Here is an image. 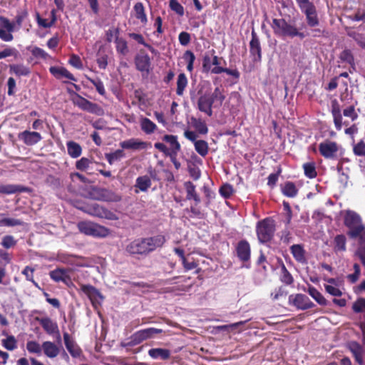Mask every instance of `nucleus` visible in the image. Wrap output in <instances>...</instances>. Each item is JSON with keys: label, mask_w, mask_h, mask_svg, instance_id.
Segmentation results:
<instances>
[{"label": "nucleus", "mask_w": 365, "mask_h": 365, "mask_svg": "<svg viewBox=\"0 0 365 365\" xmlns=\"http://www.w3.org/2000/svg\"><path fill=\"white\" fill-rule=\"evenodd\" d=\"M28 12L23 11L19 12L16 16V22H11L10 20L3 16H0V38L5 42H11L14 40L12 34L15 31L19 30L24 19L27 17Z\"/></svg>", "instance_id": "f257e3e1"}, {"label": "nucleus", "mask_w": 365, "mask_h": 365, "mask_svg": "<svg viewBox=\"0 0 365 365\" xmlns=\"http://www.w3.org/2000/svg\"><path fill=\"white\" fill-rule=\"evenodd\" d=\"M274 34L278 36L294 38L299 36L301 38L304 37V34L299 32L297 28L284 19H273L271 24Z\"/></svg>", "instance_id": "f03ea898"}, {"label": "nucleus", "mask_w": 365, "mask_h": 365, "mask_svg": "<svg viewBox=\"0 0 365 365\" xmlns=\"http://www.w3.org/2000/svg\"><path fill=\"white\" fill-rule=\"evenodd\" d=\"M77 227L81 233L94 237H106L110 234L108 228L91 221L80 222Z\"/></svg>", "instance_id": "7ed1b4c3"}, {"label": "nucleus", "mask_w": 365, "mask_h": 365, "mask_svg": "<svg viewBox=\"0 0 365 365\" xmlns=\"http://www.w3.org/2000/svg\"><path fill=\"white\" fill-rule=\"evenodd\" d=\"M274 232V221L271 218H265L257 223L256 232L260 243L269 242L272 239Z\"/></svg>", "instance_id": "20e7f679"}, {"label": "nucleus", "mask_w": 365, "mask_h": 365, "mask_svg": "<svg viewBox=\"0 0 365 365\" xmlns=\"http://www.w3.org/2000/svg\"><path fill=\"white\" fill-rule=\"evenodd\" d=\"M344 225L349 229L347 234L350 237H354L364 227L360 215L352 210L345 211Z\"/></svg>", "instance_id": "39448f33"}, {"label": "nucleus", "mask_w": 365, "mask_h": 365, "mask_svg": "<svg viewBox=\"0 0 365 365\" xmlns=\"http://www.w3.org/2000/svg\"><path fill=\"white\" fill-rule=\"evenodd\" d=\"M79 209L83 210L84 212L93 217L102 219H107L110 220H116L118 219L117 215L114 214L113 212L106 209L105 207L96 203L86 205L79 207Z\"/></svg>", "instance_id": "423d86ee"}, {"label": "nucleus", "mask_w": 365, "mask_h": 365, "mask_svg": "<svg viewBox=\"0 0 365 365\" xmlns=\"http://www.w3.org/2000/svg\"><path fill=\"white\" fill-rule=\"evenodd\" d=\"M296 2L301 11L305 14L307 24L311 27L319 25L316 8L309 0H296Z\"/></svg>", "instance_id": "0eeeda50"}, {"label": "nucleus", "mask_w": 365, "mask_h": 365, "mask_svg": "<svg viewBox=\"0 0 365 365\" xmlns=\"http://www.w3.org/2000/svg\"><path fill=\"white\" fill-rule=\"evenodd\" d=\"M163 332V329L154 327L140 329L131 336V341L134 344H139L145 340L153 338L155 334Z\"/></svg>", "instance_id": "6e6552de"}, {"label": "nucleus", "mask_w": 365, "mask_h": 365, "mask_svg": "<svg viewBox=\"0 0 365 365\" xmlns=\"http://www.w3.org/2000/svg\"><path fill=\"white\" fill-rule=\"evenodd\" d=\"M220 58L217 56L210 57L205 56L202 59V68L205 72H210L214 74L222 73V67L220 66Z\"/></svg>", "instance_id": "1a4fd4ad"}, {"label": "nucleus", "mask_w": 365, "mask_h": 365, "mask_svg": "<svg viewBox=\"0 0 365 365\" xmlns=\"http://www.w3.org/2000/svg\"><path fill=\"white\" fill-rule=\"evenodd\" d=\"M73 101L75 105L78 106L83 110L96 114H100L101 112V108L97 104L93 103L78 94L75 95L73 98Z\"/></svg>", "instance_id": "9d476101"}, {"label": "nucleus", "mask_w": 365, "mask_h": 365, "mask_svg": "<svg viewBox=\"0 0 365 365\" xmlns=\"http://www.w3.org/2000/svg\"><path fill=\"white\" fill-rule=\"evenodd\" d=\"M126 251L130 255L148 254L144 238L136 239L130 242L126 247Z\"/></svg>", "instance_id": "9b49d317"}, {"label": "nucleus", "mask_w": 365, "mask_h": 365, "mask_svg": "<svg viewBox=\"0 0 365 365\" xmlns=\"http://www.w3.org/2000/svg\"><path fill=\"white\" fill-rule=\"evenodd\" d=\"M18 139L28 146L37 144L42 140L41 135L35 131L24 130L18 134Z\"/></svg>", "instance_id": "f8f14e48"}, {"label": "nucleus", "mask_w": 365, "mask_h": 365, "mask_svg": "<svg viewBox=\"0 0 365 365\" xmlns=\"http://www.w3.org/2000/svg\"><path fill=\"white\" fill-rule=\"evenodd\" d=\"M150 143L143 141L138 138H130L120 143V146L123 149L140 150H145Z\"/></svg>", "instance_id": "ddd939ff"}, {"label": "nucleus", "mask_w": 365, "mask_h": 365, "mask_svg": "<svg viewBox=\"0 0 365 365\" xmlns=\"http://www.w3.org/2000/svg\"><path fill=\"white\" fill-rule=\"evenodd\" d=\"M71 269H56L50 272L51 278L56 282H63L65 284L71 283V278L70 277Z\"/></svg>", "instance_id": "4468645a"}, {"label": "nucleus", "mask_w": 365, "mask_h": 365, "mask_svg": "<svg viewBox=\"0 0 365 365\" xmlns=\"http://www.w3.org/2000/svg\"><path fill=\"white\" fill-rule=\"evenodd\" d=\"M319 150L324 158H333L338 151V145L333 141H326L319 144Z\"/></svg>", "instance_id": "2eb2a0df"}, {"label": "nucleus", "mask_w": 365, "mask_h": 365, "mask_svg": "<svg viewBox=\"0 0 365 365\" xmlns=\"http://www.w3.org/2000/svg\"><path fill=\"white\" fill-rule=\"evenodd\" d=\"M289 301L298 309L304 310L314 307V304L304 294H297L289 296Z\"/></svg>", "instance_id": "dca6fc26"}, {"label": "nucleus", "mask_w": 365, "mask_h": 365, "mask_svg": "<svg viewBox=\"0 0 365 365\" xmlns=\"http://www.w3.org/2000/svg\"><path fill=\"white\" fill-rule=\"evenodd\" d=\"M135 64L138 71L148 73L150 67V58L147 53L140 52L135 58Z\"/></svg>", "instance_id": "f3484780"}, {"label": "nucleus", "mask_w": 365, "mask_h": 365, "mask_svg": "<svg viewBox=\"0 0 365 365\" xmlns=\"http://www.w3.org/2000/svg\"><path fill=\"white\" fill-rule=\"evenodd\" d=\"M163 140L170 145V157L175 158L178 152L180 150L181 146L178 141V137L173 135H165L163 137Z\"/></svg>", "instance_id": "a211bd4d"}, {"label": "nucleus", "mask_w": 365, "mask_h": 365, "mask_svg": "<svg viewBox=\"0 0 365 365\" xmlns=\"http://www.w3.org/2000/svg\"><path fill=\"white\" fill-rule=\"evenodd\" d=\"M81 290L85 294L93 304L98 302L103 299V297L99 291L91 285L82 284Z\"/></svg>", "instance_id": "6ab92c4d"}, {"label": "nucleus", "mask_w": 365, "mask_h": 365, "mask_svg": "<svg viewBox=\"0 0 365 365\" xmlns=\"http://www.w3.org/2000/svg\"><path fill=\"white\" fill-rule=\"evenodd\" d=\"M63 340L65 346L70 353V354L74 357H79L81 354V349L80 347L76 344V342L71 338L68 333L65 332L63 334Z\"/></svg>", "instance_id": "aec40b11"}, {"label": "nucleus", "mask_w": 365, "mask_h": 365, "mask_svg": "<svg viewBox=\"0 0 365 365\" xmlns=\"http://www.w3.org/2000/svg\"><path fill=\"white\" fill-rule=\"evenodd\" d=\"M144 239L146 243V247L148 249V253L154 251L158 247H162L165 242V238L162 235H158Z\"/></svg>", "instance_id": "412c9836"}, {"label": "nucleus", "mask_w": 365, "mask_h": 365, "mask_svg": "<svg viewBox=\"0 0 365 365\" xmlns=\"http://www.w3.org/2000/svg\"><path fill=\"white\" fill-rule=\"evenodd\" d=\"M39 323L41 325V327L43 328V329L48 333V334H58V340H61V336L58 331V324L52 321L48 317H43L39 319Z\"/></svg>", "instance_id": "4be33fe9"}, {"label": "nucleus", "mask_w": 365, "mask_h": 365, "mask_svg": "<svg viewBox=\"0 0 365 365\" xmlns=\"http://www.w3.org/2000/svg\"><path fill=\"white\" fill-rule=\"evenodd\" d=\"M331 113L333 117V121L335 128L337 130H341L342 128V115L341 113V108L336 100L331 102Z\"/></svg>", "instance_id": "5701e85b"}, {"label": "nucleus", "mask_w": 365, "mask_h": 365, "mask_svg": "<svg viewBox=\"0 0 365 365\" xmlns=\"http://www.w3.org/2000/svg\"><path fill=\"white\" fill-rule=\"evenodd\" d=\"M250 53L254 56L255 61H260L262 57L260 43L254 31L252 32V39L250 42Z\"/></svg>", "instance_id": "b1692460"}, {"label": "nucleus", "mask_w": 365, "mask_h": 365, "mask_svg": "<svg viewBox=\"0 0 365 365\" xmlns=\"http://www.w3.org/2000/svg\"><path fill=\"white\" fill-rule=\"evenodd\" d=\"M50 73L57 79L66 78L68 80L76 81V78L66 68L58 66H51L49 68Z\"/></svg>", "instance_id": "393cba45"}, {"label": "nucleus", "mask_w": 365, "mask_h": 365, "mask_svg": "<svg viewBox=\"0 0 365 365\" xmlns=\"http://www.w3.org/2000/svg\"><path fill=\"white\" fill-rule=\"evenodd\" d=\"M349 349L353 354L356 362L362 365L364 364V349L361 345L356 341H350L348 344Z\"/></svg>", "instance_id": "a878e982"}, {"label": "nucleus", "mask_w": 365, "mask_h": 365, "mask_svg": "<svg viewBox=\"0 0 365 365\" xmlns=\"http://www.w3.org/2000/svg\"><path fill=\"white\" fill-rule=\"evenodd\" d=\"M198 108L200 111L205 113L209 116L212 115V105L213 99L207 95H203L198 99Z\"/></svg>", "instance_id": "bb28decb"}, {"label": "nucleus", "mask_w": 365, "mask_h": 365, "mask_svg": "<svg viewBox=\"0 0 365 365\" xmlns=\"http://www.w3.org/2000/svg\"><path fill=\"white\" fill-rule=\"evenodd\" d=\"M42 350L43 354L51 359L56 357L60 352V348L50 341H43L42 343Z\"/></svg>", "instance_id": "cd10ccee"}, {"label": "nucleus", "mask_w": 365, "mask_h": 365, "mask_svg": "<svg viewBox=\"0 0 365 365\" xmlns=\"http://www.w3.org/2000/svg\"><path fill=\"white\" fill-rule=\"evenodd\" d=\"M237 253L241 260L247 261L250 257V244L245 240L240 241L237 247Z\"/></svg>", "instance_id": "c85d7f7f"}, {"label": "nucleus", "mask_w": 365, "mask_h": 365, "mask_svg": "<svg viewBox=\"0 0 365 365\" xmlns=\"http://www.w3.org/2000/svg\"><path fill=\"white\" fill-rule=\"evenodd\" d=\"M139 123L142 131L147 135L153 134L157 129L155 123L146 117H140Z\"/></svg>", "instance_id": "c756f323"}, {"label": "nucleus", "mask_w": 365, "mask_h": 365, "mask_svg": "<svg viewBox=\"0 0 365 365\" xmlns=\"http://www.w3.org/2000/svg\"><path fill=\"white\" fill-rule=\"evenodd\" d=\"M148 355L153 359L166 360L170 356V351L162 348H153L148 351Z\"/></svg>", "instance_id": "7c9ffc66"}, {"label": "nucleus", "mask_w": 365, "mask_h": 365, "mask_svg": "<svg viewBox=\"0 0 365 365\" xmlns=\"http://www.w3.org/2000/svg\"><path fill=\"white\" fill-rule=\"evenodd\" d=\"M151 180L148 175L139 176L136 178L135 187L141 192H147L151 186Z\"/></svg>", "instance_id": "2f4dec72"}, {"label": "nucleus", "mask_w": 365, "mask_h": 365, "mask_svg": "<svg viewBox=\"0 0 365 365\" xmlns=\"http://www.w3.org/2000/svg\"><path fill=\"white\" fill-rule=\"evenodd\" d=\"M291 253L298 262L304 263L306 261L305 251L300 245H293L290 247Z\"/></svg>", "instance_id": "473e14b6"}, {"label": "nucleus", "mask_w": 365, "mask_h": 365, "mask_svg": "<svg viewBox=\"0 0 365 365\" xmlns=\"http://www.w3.org/2000/svg\"><path fill=\"white\" fill-rule=\"evenodd\" d=\"M66 147H67L68 154L72 158H77L82 153L81 146L78 143H77L74 141L67 142Z\"/></svg>", "instance_id": "72a5a7b5"}, {"label": "nucleus", "mask_w": 365, "mask_h": 365, "mask_svg": "<svg viewBox=\"0 0 365 365\" xmlns=\"http://www.w3.org/2000/svg\"><path fill=\"white\" fill-rule=\"evenodd\" d=\"M98 200L106 202H118L120 197L111 190L103 189L101 190L100 197Z\"/></svg>", "instance_id": "f704fd0d"}, {"label": "nucleus", "mask_w": 365, "mask_h": 365, "mask_svg": "<svg viewBox=\"0 0 365 365\" xmlns=\"http://www.w3.org/2000/svg\"><path fill=\"white\" fill-rule=\"evenodd\" d=\"M133 9L135 11V17L140 21V22L143 24H146L148 22L147 16L145 12V8L141 2L136 3Z\"/></svg>", "instance_id": "c9c22d12"}, {"label": "nucleus", "mask_w": 365, "mask_h": 365, "mask_svg": "<svg viewBox=\"0 0 365 365\" xmlns=\"http://www.w3.org/2000/svg\"><path fill=\"white\" fill-rule=\"evenodd\" d=\"M185 187L187 192V199L191 200L193 199L196 203H199L200 201V197L197 195V194L195 192V186L193 185L192 182L188 181L185 182Z\"/></svg>", "instance_id": "e433bc0d"}, {"label": "nucleus", "mask_w": 365, "mask_h": 365, "mask_svg": "<svg viewBox=\"0 0 365 365\" xmlns=\"http://www.w3.org/2000/svg\"><path fill=\"white\" fill-rule=\"evenodd\" d=\"M187 78L185 73H180L177 79L176 93L178 96H182L185 88L187 86Z\"/></svg>", "instance_id": "4c0bfd02"}, {"label": "nucleus", "mask_w": 365, "mask_h": 365, "mask_svg": "<svg viewBox=\"0 0 365 365\" xmlns=\"http://www.w3.org/2000/svg\"><path fill=\"white\" fill-rule=\"evenodd\" d=\"M195 150L202 157H205L209 150L208 143L203 140H198L194 143Z\"/></svg>", "instance_id": "58836bf2"}, {"label": "nucleus", "mask_w": 365, "mask_h": 365, "mask_svg": "<svg viewBox=\"0 0 365 365\" xmlns=\"http://www.w3.org/2000/svg\"><path fill=\"white\" fill-rule=\"evenodd\" d=\"M346 240L344 235H338L334 237V251L338 252H344L346 250Z\"/></svg>", "instance_id": "ea45409f"}, {"label": "nucleus", "mask_w": 365, "mask_h": 365, "mask_svg": "<svg viewBox=\"0 0 365 365\" xmlns=\"http://www.w3.org/2000/svg\"><path fill=\"white\" fill-rule=\"evenodd\" d=\"M309 294L314 298L320 305H327V301L324 296L314 287L308 288Z\"/></svg>", "instance_id": "a19ab883"}, {"label": "nucleus", "mask_w": 365, "mask_h": 365, "mask_svg": "<svg viewBox=\"0 0 365 365\" xmlns=\"http://www.w3.org/2000/svg\"><path fill=\"white\" fill-rule=\"evenodd\" d=\"M10 71L16 76H28L30 73L29 68L23 64H14L10 66Z\"/></svg>", "instance_id": "79ce46f5"}, {"label": "nucleus", "mask_w": 365, "mask_h": 365, "mask_svg": "<svg viewBox=\"0 0 365 365\" xmlns=\"http://www.w3.org/2000/svg\"><path fill=\"white\" fill-rule=\"evenodd\" d=\"M282 193L289 197H294L297 194V189L292 182H287L282 187Z\"/></svg>", "instance_id": "37998d69"}, {"label": "nucleus", "mask_w": 365, "mask_h": 365, "mask_svg": "<svg viewBox=\"0 0 365 365\" xmlns=\"http://www.w3.org/2000/svg\"><path fill=\"white\" fill-rule=\"evenodd\" d=\"M2 346L9 351H13L17 347V341L14 336H7L1 340Z\"/></svg>", "instance_id": "c03bdc74"}, {"label": "nucleus", "mask_w": 365, "mask_h": 365, "mask_svg": "<svg viewBox=\"0 0 365 365\" xmlns=\"http://www.w3.org/2000/svg\"><path fill=\"white\" fill-rule=\"evenodd\" d=\"M23 222L19 219L3 217L0 219V227H14L22 225Z\"/></svg>", "instance_id": "a18cd8bd"}, {"label": "nucleus", "mask_w": 365, "mask_h": 365, "mask_svg": "<svg viewBox=\"0 0 365 365\" xmlns=\"http://www.w3.org/2000/svg\"><path fill=\"white\" fill-rule=\"evenodd\" d=\"M212 99H213V103L215 102H218L219 105L221 106L223 101L225 99V96L224 94L223 88L221 87L215 88L214 92L212 96H210Z\"/></svg>", "instance_id": "49530a36"}, {"label": "nucleus", "mask_w": 365, "mask_h": 365, "mask_svg": "<svg viewBox=\"0 0 365 365\" xmlns=\"http://www.w3.org/2000/svg\"><path fill=\"white\" fill-rule=\"evenodd\" d=\"M183 59L187 63V70L190 72L193 71V64L195 60V56L191 51H186L183 54Z\"/></svg>", "instance_id": "de8ad7c7"}, {"label": "nucleus", "mask_w": 365, "mask_h": 365, "mask_svg": "<svg viewBox=\"0 0 365 365\" xmlns=\"http://www.w3.org/2000/svg\"><path fill=\"white\" fill-rule=\"evenodd\" d=\"M26 349L31 354L40 355L42 351V344L40 345V344L36 341H29L26 343Z\"/></svg>", "instance_id": "09e8293b"}, {"label": "nucleus", "mask_w": 365, "mask_h": 365, "mask_svg": "<svg viewBox=\"0 0 365 365\" xmlns=\"http://www.w3.org/2000/svg\"><path fill=\"white\" fill-rule=\"evenodd\" d=\"M324 289L327 293L334 297H341L342 295L343 285L331 286V284H324Z\"/></svg>", "instance_id": "8fccbe9b"}, {"label": "nucleus", "mask_w": 365, "mask_h": 365, "mask_svg": "<svg viewBox=\"0 0 365 365\" xmlns=\"http://www.w3.org/2000/svg\"><path fill=\"white\" fill-rule=\"evenodd\" d=\"M192 123L194 128L200 134H207L208 132L207 127L205 122L200 119L192 118Z\"/></svg>", "instance_id": "3c124183"}, {"label": "nucleus", "mask_w": 365, "mask_h": 365, "mask_svg": "<svg viewBox=\"0 0 365 365\" xmlns=\"http://www.w3.org/2000/svg\"><path fill=\"white\" fill-rule=\"evenodd\" d=\"M28 49L31 51V54L36 58L46 60L50 57L48 53H47L43 49L39 47L34 46L30 47Z\"/></svg>", "instance_id": "603ef678"}, {"label": "nucleus", "mask_w": 365, "mask_h": 365, "mask_svg": "<svg viewBox=\"0 0 365 365\" xmlns=\"http://www.w3.org/2000/svg\"><path fill=\"white\" fill-rule=\"evenodd\" d=\"M124 155V153L122 150H116L113 153L106 154V158L109 164L112 165L114 162L123 158Z\"/></svg>", "instance_id": "864d4df0"}, {"label": "nucleus", "mask_w": 365, "mask_h": 365, "mask_svg": "<svg viewBox=\"0 0 365 365\" xmlns=\"http://www.w3.org/2000/svg\"><path fill=\"white\" fill-rule=\"evenodd\" d=\"M305 175L309 178H314L317 176V171L314 163H307L303 165Z\"/></svg>", "instance_id": "5fc2aeb1"}, {"label": "nucleus", "mask_w": 365, "mask_h": 365, "mask_svg": "<svg viewBox=\"0 0 365 365\" xmlns=\"http://www.w3.org/2000/svg\"><path fill=\"white\" fill-rule=\"evenodd\" d=\"M115 44H116L117 52H118L119 53H120L122 55H125L128 53V45H127V42L124 39L117 37L115 39Z\"/></svg>", "instance_id": "6e6d98bb"}, {"label": "nucleus", "mask_w": 365, "mask_h": 365, "mask_svg": "<svg viewBox=\"0 0 365 365\" xmlns=\"http://www.w3.org/2000/svg\"><path fill=\"white\" fill-rule=\"evenodd\" d=\"M91 163L92 160L91 159L83 157L76 161V168L79 170L86 171Z\"/></svg>", "instance_id": "4d7b16f0"}, {"label": "nucleus", "mask_w": 365, "mask_h": 365, "mask_svg": "<svg viewBox=\"0 0 365 365\" xmlns=\"http://www.w3.org/2000/svg\"><path fill=\"white\" fill-rule=\"evenodd\" d=\"M171 10L182 16L184 15V8L177 0H170L169 3Z\"/></svg>", "instance_id": "13d9d810"}, {"label": "nucleus", "mask_w": 365, "mask_h": 365, "mask_svg": "<svg viewBox=\"0 0 365 365\" xmlns=\"http://www.w3.org/2000/svg\"><path fill=\"white\" fill-rule=\"evenodd\" d=\"M58 259L65 264H75L76 257L68 254H59L58 255Z\"/></svg>", "instance_id": "bf43d9fd"}, {"label": "nucleus", "mask_w": 365, "mask_h": 365, "mask_svg": "<svg viewBox=\"0 0 365 365\" xmlns=\"http://www.w3.org/2000/svg\"><path fill=\"white\" fill-rule=\"evenodd\" d=\"M339 58L342 61L346 62L350 65H354V59L350 50H344L340 53Z\"/></svg>", "instance_id": "052dcab7"}, {"label": "nucleus", "mask_w": 365, "mask_h": 365, "mask_svg": "<svg viewBox=\"0 0 365 365\" xmlns=\"http://www.w3.org/2000/svg\"><path fill=\"white\" fill-rule=\"evenodd\" d=\"M36 21L39 26L46 29L53 26L56 21V18L53 16L52 20L49 21L46 19L41 18L38 14H36Z\"/></svg>", "instance_id": "680f3d73"}, {"label": "nucleus", "mask_w": 365, "mask_h": 365, "mask_svg": "<svg viewBox=\"0 0 365 365\" xmlns=\"http://www.w3.org/2000/svg\"><path fill=\"white\" fill-rule=\"evenodd\" d=\"M354 272L347 275V279L351 283H355L359 278L361 274L360 266L358 264H354Z\"/></svg>", "instance_id": "e2e57ef3"}, {"label": "nucleus", "mask_w": 365, "mask_h": 365, "mask_svg": "<svg viewBox=\"0 0 365 365\" xmlns=\"http://www.w3.org/2000/svg\"><path fill=\"white\" fill-rule=\"evenodd\" d=\"M343 115L345 117H349L352 121L356 120L358 118V114L355 111V108L353 106H348L343 110Z\"/></svg>", "instance_id": "0e129e2a"}, {"label": "nucleus", "mask_w": 365, "mask_h": 365, "mask_svg": "<svg viewBox=\"0 0 365 365\" xmlns=\"http://www.w3.org/2000/svg\"><path fill=\"white\" fill-rule=\"evenodd\" d=\"M88 80L95 86L96 91H98V93L99 94H101L102 96L105 94L106 90L104 88L103 83L99 78H96V79L88 78Z\"/></svg>", "instance_id": "69168bd1"}, {"label": "nucleus", "mask_w": 365, "mask_h": 365, "mask_svg": "<svg viewBox=\"0 0 365 365\" xmlns=\"http://www.w3.org/2000/svg\"><path fill=\"white\" fill-rule=\"evenodd\" d=\"M352 308L356 313L365 312V299L361 298L356 300L354 303Z\"/></svg>", "instance_id": "338daca9"}, {"label": "nucleus", "mask_w": 365, "mask_h": 365, "mask_svg": "<svg viewBox=\"0 0 365 365\" xmlns=\"http://www.w3.org/2000/svg\"><path fill=\"white\" fill-rule=\"evenodd\" d=\"M353 239H357L359 247L365 248V227Z\"/></svg>", "instance_id": "774afa93"}]
</instances>
